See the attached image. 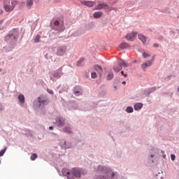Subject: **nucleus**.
Here are the masks:
<instances>
[{
	"mask_svg": "<svg viewBox=\"0 0 179 179\" xmlns=\"http://www.w3.org/2000/svg\"><path fill=\"white\" fill-rule=\"evenodd\" d=\"M16 5H17V1L15 0H12L11 2H10L9 0H5L3 2L4 10H6V12H12L16 7Z\"/></svg>",
	"mask_w": 179,
	"mask_h": 179,
	"instance_id": "nucleus-1",
	"label": "nucleus"
},
{
	"mask_svg": "<svg viewBox=\"0 0 179 179\" xmlns=\"http://www.w3.org/2000/svg\"><path fill=\"white\" fill-rule=\"evenodd\" d=\"M17 36H19V32L17 30L13 29L5 37V41L12 43V41L16 40Z\"/></svg>",
	"mask_w": 179,
	"mask_h": 179,
	"instance_id": "nucleus-2",
	"label": "nucleus"
},
{
	"mask_svg": "<svg viewBox=\"0 0 179 179\" xmlns=\"http://www.w3.org/2000/svg\"><path fill=\"white\" fill-rule=\"evenodd\" d=\"M122 66L124 68H128V63L124 60H120L117 64H115L113 66V70L118 73L121 69H122Z\"/></svg>",
	"mask_w": 179,
	"mask_h": 179,
	"instance_id": "nucleus-3",
	"label": "nucleus"
},
{
	"mask_svg": "<svg viewBox=\"0 0 179 179\" xmlns=\"http://www.w3.org/2000/svg\"><path fill=\"white\" fill-rule=\"evenodd\" d=\"M71 174L74 176V177H76L77 178H80L81 174H85V172L83 171V169H79V168H73L71 170Z\"/></svg>",
	"mask_w": 179,
	"mask_h": 179,
	"instance_id": "nucleus-4",
	"label": "nucleus"
},
{
	"mask_svg": "<svg viewBox=\"0 0 179 179\" xmlns=\"http://www.w3.org/2000/svg\"><path fill=\"white\" fill-rule=\"evenodd\" d=\"M55 26H56V30H58V31H64V22L62 21H55Z\"/></svg>",
	"mask_w": 179,
	"mask_h": 179,
	"instance_id": "nucleus-5",
	"label": "nucleus"
},
{
	"mask_svg": "<svg viewBox=\"0 0 179 179\" xmlns=\"http://www.w3.org/2000/svg\"><path fill=\"white\" fill-rule=\"evenodd\" d=\"M101 9H107L109 12L111 10L110 6L106 3H99L95 7V10H101Z\"/></svg>",
	"mask_w": 179,
	"mask_h": 179,
	"instance_id": "nucleus-6",
	"label": "nucleus"
},
{
	"mask_svg": "<svg viewBox=\"0 0 179 179\" xmlns=\"http://www.w3.org/2000/svg\"><path fill=\"white\" fill-rule=\"evenodd\" d=\"M65 52H66V46H59L57 48V55H59V57H62V55H65Z\"/></svg>",
	"mask_w": 179,
	"mask_h": 179,
	"instance_id": "nucleus-7",
	"label": "nucleus"
},
{
	"mask_svg": "<svg viewBox=\"0 0 179 179\" xmlns=\"http://www.w3.org/2000/svg\"><path fill=\"white\" fill-rule=\"evenodd\" d=\"M56 123L57 126L61 128L65 125V120L62 117H57L56 118Z\"/></svg>",
	"mask_w": 179,
	"mask_h": 179,
	"instance_id": "nucleus-8",
	"label": "nucleus"
},
{
	"mask_svg": "<svg viewBox=\"0 0 179 179\" xmlns=\"http://www.w3.org/2000/svg\"><path fill=\"white\" fill-rule=\"evenodd\" d=\"M136 34H138V33L132 32L131 34H127L126 38L128 40V41H134V40H135L136 38Z\"/></svg>",
	"mask_w": 179,
	"mask_h": 179,
	"instance_id": "nucleus-9",
	"label": "nucleus"
},
{
	"mask_svg": "<svg viewBox=\"0 0 179 179\" xmlns=\"http://www.w3.org/2000/svg\"><path fill=\"white\" fill-rule=\"evenodd\" d=\"M62 174L67 177L68 179H73V177H71V171H69L66 168L62 169Z\"/></svg>",
	"mask_w": 179,
	"mask_h": 179,
	"instance_id": "nucleus-10",
	"label": "nucleus"
},
{
	"mask_svg": "<svg viewBox=\"0 0 179 179\" xmlns=\"http://www.w3.org/2000/svg\"><path fill=\"white\" fill-rule=\"evenodd\" d=\"M74 94L76 96H80L82 94V88H80L79 86L75 87Z\"/></svg>",
	"mask_w": 179,
	"mask_h": 179,
	"instance_id": "nucleus-11",
	"label": "nucleus"
},
{
	"mask_svg": "<svg viewBox=\"0 0 179 179\" xmlns=\"http://www.w3.org/2000/svg\"><path fill=\"white\" fill-rule=\"evenodd\" d=\"M83 5H85V6H88V8H92L96 5V2L94 1H83Z\"/></svg>",
	"mask_w": 179,
	"mask_h": 179,
	"instance_id": "nucleus-12",
	"label": "nucleus"
},
{
	"mask_svg": "<svg viewBox=\"0 0 179 179\" xmlns=\"http://www.w3.org/2000/svg\"><path fill=\"white\" fill-rule=\"evenodd\" d=\"M152 64H153V60H149V61H148L145 63L142 64V68H143V69H145L148 66H152Z\"/></svg>",
	"mask_w": 179,
	"mask_h": 179,
	"instance_id": "nucleus-13",
	"label": "nucleus"
},
{
	"mask_svg": "<svg viewBox=\"0 0 179 179\" xmlns=\"http://www.w3.org/2000/svg\"><path fill=\"white\" fill-rule=\"evenodd\" d=\"M94 71H96L98 72V73H100V75H101V73H103V68L101 66H100L99 65H94Z\"/></svg>",
	"mask_w": 179,
	"mask_h": 179,
	"instance_id": "nucleus-14",
	"label": "nucleus"
},
{
	"mask_svg": "<svg viewBox=\"0 0 179 179\" xmlns=\"http://www.w3.org/2000/svg\"><path fill=\"white\" fill-rule=\"evenodd\" d=\"M101 16H103V13L100 11L95 12L93 14V17H94V19H99V17H101Z\"/></svg>",
	"mask_w": 179,
	"mask_h": 179,
	"instance_id": "nucleus-15",
	"label": "nucleus"
},
{
	"mask_svg": "<svg viewBox=\"0 0 179 179\" xmlns=\"http://www.w3.org/2000/svg\"><path fill=\"white\" fill-rule=\"evenodd\" d=\"M143 107V104L141 103H137L134 105V110H136V111L141 110V108H142Z\"/></svg>",
	"mask_w": 179,
	"mask_h": 179,
	"instance_id": "nucleus-16",
	"label": "nucleus"
},
{
	"mask_svg": "<svg viewBox=\"0 0 179 179\" xmlns=\"http://www.w3.org/2000/svg\"><path fill=\"white\" fill-rule=\"evenodd\" d=\"M138 38L141 40V41H142V43H143V44L146 43V37H145V36L143 34H139Z\"/></svg>",
	"mask_w": 179,
	"mask_h": 179,
	"instance_id": "nucleus-17",
	"label": "nucleus"
},
{
	"mask_svg": "<svg viewBox=\"0 0 179 179\" xmlns=\"http://www.w3.org/2000/svg\"><path fill=\"white\" fill-rule=\"evenodd\" d=\"M18 100L19 101L23 104L24 103V94H20L18 96Z\"/></svg>",
	"mask_w": 179,
	"mask_h": 179,
	"instance_id": "nucleus-18",
	"label": "nucleus"
},
{
	"mask_svg": "<svg viewBox=\"0 0 179 179\" xmlns=\"http://www.w3.org/2000/svg\"><path fill=\"white\" fill-rule=\"evenodd\" d=\"M113 78H114V73H113V71H109L107 76L108 80H111Z\"/></svg>",
	"mask_w": 179,
	"mask_h": 179,
	"instance_id": "nucleus-19",
	"label": "nucleus"
},
{
	"mask_svg": "<svg viewBox=\"0 0 179 179\" xmlns=\"http://www.w3.org/2000/svg\"><path fill=\"white\" fill-rule=\"evenodd\" d=\"M64 132H66V134H72V131L71 130V127H66L64 129H63Z\"/></svg>",
	"mask_w": 179,
	"mask_h": 179,
	"instance_id": "nucleus-20",
	"label": "nucleus"
},
{
	"mask_svg": "<svg viewBox=\"0 0 179 179\" xmlns=\"http://www.w3.org/2000/svg\"><path fill=\"white\" fill-rule=\"evenodd\" d=\"M120 48L122 50H124L125 48H128V43H122L120 45Z\"/></svg>",
	"mask_w": 179,
	"mask_h": 179,
	"instance_id": "nucleus-21",
	"label": "nucleus"
},
{
	"mask_svg": "<svg viewBox=\"0 0 179 179\" xmlns=\"http://www.w3.org/2000/svg\"><path fill=\"white\" fill-rule=\"evenodd\" d=\"M33 2H34V0L27 1V6H28V8H31V6H33Z\"/></svg>",
	"mask_w": 179,
	"mask_h": 179,
	"instance_id": "nucleus-22",
	"label": "nucleus"
},
{
	"mask_svg": "<svg viewBox=\"0 0 179 179\" xmlns=\"http://www.w3.org/2000/svg\"><path fill=\"white\" fill-rule=\"evenodd\" d=\"M83 61H85V58L80 59L79 61L77 62V64H76L77 66H80Z\"/></svg>",
	"mask_w": 179,
	"mask_h": 179,
	"instance_id": "nucleus-23",
	"label": "nucleus"
},
{
	"mask_svg": "<svg viewBox=\"0 0 179 179\" xmlns=\"http://www.w3.org/2000/svg\"><path fill=\"white\" fill-rule=\"evenodd\" d=\"M127 113H134V108L132 107L128 106L126 109Z\"/></svg>",
	"mask_w": 179,
	"mask_h": 179,
	"instance_id": "nucleus-24",
	"label": "nucleus"
},
{
	"mask_svg": "<svg viewBox=\"0 0 179 179\" xmlns=\"http://www.w3.org/2000/svg\"><path fill=\"white\" fill-rule=\"evenodd\" d=\"M40 38H41V36H40V35H37L34 39V43H39Z\"/></svg>",
	"mask_w": 179,
	"mask_h": 179,
	"instance_id": "nucleus-25",
	"label": "nucleus"
},
{
	"mask_svg": "<svg viewBox=\"0 0 179 179\" xmlns=\"http://www.w3.org/2000/svg\"><path fill=\"white\" fill-rule=\"evenodd\" d=\"M7 148L6 147L4 149H3L1 151H0V157H2L3 155H5V152H6Z\"/></svg>",
	"mask_w": 179,
	"mask_h": 179,
	"instance_id": "nucleus-26",
	"label": "nucleus"
},
{
	"mask_svg": "<svg viewBox=\"0 0 179 179\" xmlns=\"http://www.w3.org/2000/svg\"><path fill=\"white\" fill-rule=\"evenodd\" d=\"M91 78L92 79H96V78H97V73L96 72H92L91 73Z\"/></svg>",
	"mask_w": 179,
	"mask_h": 179,
	"instance_id": "nucleus-27",
	"label": "nucleus"
},
{
	"mask_svg": "<svg viewBox=\"0 0 179 179\" xmlns=\"http://www.w3.org/2000/svg\"><path fill=\"white\" fill-rule=\"evenodd\" d=\"M37 159V155L36 154H32L31 155V160H36Z\"/></svg>",
	"mask_w": 179,
	"mask_h": 179,
	"instance_id": "nucleus-28",
	"label": "nucleus"
},
{
	"mask_svg": "<svg viewBox=\"0 0 179 179\" xmlns=\"http://www.w3.org/2000/svg\"><path fill=\"white\" fill-rule=\"evenodd\" d=\"M143 58H148V57H150V55L148 54L146 52H143Z\"/></svg>",
	"mask_w": 179,
	"mask_h": 179,
	"instance_id": "nucleus-29",
	"label": "nucleus"
},
{
	"mask_svg": "<svg viewBox=\"0 0 179 179\" xmlns=\"http://www.w3.org/2000/svg\"><path fill=\"white\" fill-rule=\"evenodd\" d=\"M108 174H111V177H114L115 174L114 173H111V169H108V171L106 172Z\"/></svg>",
	"mask_w": 179,
	"mask_h": 179,
	"instance_id": "nucleus-30",
	"label": "nucleus"
},
{
	"mask_svg": "<svg viewBox=\"0 0 179 179\" xmlns=\"http://www.w3.org/2000/svg\"><path fill=\"white\" fill-rule=\"evenodd\" d=\"M54 78H60L59 73H55L53 74Z\"/></svg>",
	"mask_w": 179,
	"mask_h": 179,
	"instance_id": "nucleus-31",
	"label": "nucleus"
},
{
	"mask_svg": "<svg viewBox=\"0 0 179 179\" xmlns=\"http://www.w3.org/2000/svg\"><path fill=\"white\" fill-rule=\"evenodd\" d=\"M171 160H173V161L176 160V155H171Z\"/></svg>",
	"mask_w": 179,
	"mask_h": 179,
	"instance_id": "nucleus-32",
	"label": "nucleus"
},
{
	"mask_svg": "<svg viewBox=\"0 0 179 179\" xmlns=\"http://www.w3.org/2000/svg\"><path fill=\"white\" fill-rule=\"evenodd\" d=\"M48 92L50 94H53L54 92L51 90H48Z\"/></svg>",
	"mask_w": 179,
	"mask_h": 179,
	"instance_id": "nucleus-33",
	"label": "nucleus"
},
{
	"mask_svg": "<svg viewBox=\"0 0 179 179\" xmlns=\"http://www.w3.org/2000/svg\"><path fill=\"white\" fill-rule=\"evenodd\" d=\"M39 103H42V104H47L48 103V102H47V101H39Z\"/></svg>",
	"mask_w": 179,
	"mask_h": 179,
	"instance_id": "nucleus-34",
	"label": "nucleus"
},
{
	"mask_svg": "<svg viewBox=\"0 0 179 179\" xmlns=\"http://www.w3.org/2000/svg\"><path fill=\"white\" fill-rule=\"evenodd\" d=\"M122 75H123V76H124V78H127V76H128L127 74L124 73V71H121Z\"/></svg>",
	"mask_w": 179,
	"mask_h": 179,
	"instance_id": "nucleus-35",
	"label": "nucleus"
},
{
	"mask_svg": "<svg viewBox=\"0 0 179 179\" xmlns=\"http://www.w3.org/2000/svg\"><path fill=\"white\" fill-rule=\"evenodd\" d=\"M2 13H3V10L2 8L0 7V15H2Z\"/></svg>",
	"mask_w": 179,
	"mask_h": 179,
	"instance_id": "nucleus-36",
	"label": "nucleus"
},
{
	"mask_svg": "<svg viewBox=\"0 0 179 179\" xmlns=\"http://www.w3.org/2000/svg\"><path fill=\"white\" fill-rule=\"evenodd\" d=\"M49 129H50V131H52V129H54V127H53L52 126H50V127H49Z\"/></svg>",
	"mask_w": 179,
	"mask_h": 179,
	"instance_id": "nucleus-37",
	"label": "nucleus"
},
{
	"mask_svg": "<svg viewBox=\"0 0 179 179\" xmlns=\"http://www.w3.org/2000/svg\"><path fill=\"white\" fill-rule=\"evenodd\" d=\"M154 47H159V45L157 43H155Z\"/></svg>",
	"mask_w": 179,
	"mask_h": 179,
	"instance_id": "nucleus-38",
	"label": "nucleus"
},
{
	"mask_svg": "<svg viewBox=\"0 0 179 179\" xmlns=\"http://www.w3.org/2000/svg\"><path fill=\"white\" fill-rule=\"evenodd\" d=\"M122 83V85H127V82H125V81H123Z\"/></svg>",
	"mask_w": 179,
	"mask_h": 179,
	"instance_id": "nucleus-39",
	"label": "nucleus"
},
{
	"mask_svg": "<svg viewBox=\"0 0 179 179\" xmlns=\"http://www.w3.org/2000/svg\"><path fill=\"white\" fill-rule=\"evenodd\" d=\"M100 179H107V178H104L103 176H102Z\"/></svg>",
	"mask_w": 179,
	"mask_h": 179,
	"instance_id": "nucleus-40",
	"label": "nucleus"
},
{
	"mask_svg": "<svg viewBox=\"0 0 179 179\" xmlns=\"http://www.w3.org/2000/svg\"><path fill=\"white\" fill-rule=\"evenodd\" d=\"M151 157H153V155H151Z\"/></svg>",
	"mask_w": 179,
	"mask_h": 179,
	"instance_id": "nucleus-41",
	"label": "nucleus"
},
{
	"mask_svg": "<svg viewBox=\"0 0 179 179\" xmlns=\"http://www.w3.org/2000/svg\"><path fill=\"white\" fill-rule=\"evenodd\" d=\"M2 21L0 22V23Z\"/></svg>",
	"mask_w": 179,
	"mask_h": 179,
	"instance_id": "nucleus-42",
	"label": "nucleus"
},
{
	"mask_svg": "<svg viewBox=\"0 0 179 179\" xmlns=\"http://www.w3.org/2000/svg\"><path fill=\"white\" fill-rule=\"evenodd\" d=\"M0 164H1V161H0Z\"/></svg>",
	"mask_w": 179,
	"mask_h": 179,
	"instance_id": "nucleus-43",
	"label": "nucleus"
}]
</instances>
